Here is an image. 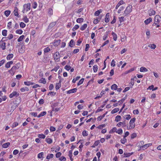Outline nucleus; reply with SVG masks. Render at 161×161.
<instances>
[{
    "label": "nucleus",
    "instance_id": "nucleus-1",
    "mask_svg": "<svg viewBox=\"0 0 161 161\" xmlns=\"http://www.w3.org/2000/svg\"><path fill=\"white\" fill-rule=\"evenodd\" d=\"M136 119L135 118H133L130 119L129 124L127 126L128 130L132 129L134 128L135 126V122Z\"/></svg>",
    "mask_w": 161,
    "mask_h": 161
},
{
    "label": "nucleus",
    "instance_id": "nucleus-2",
    "mask_svg": "<svg viewBox=\"0 0 161 161\" xmlns=\"http://www.w3.org/2000/svg\"><path fill=\"white\" fill-rule=\"evenodd\" d=\"M132 6H127L124 11L123 15L125 16L129 14L132 11Z\"/></svg>",
    "mask_w": 161,
    "mask_h": 161
},
{
    "label": "nucleus",
    "instance_id": "nucleus-3",
    "mask_svg": "<svg viewBox=\"0 0 161 161\" xmlns=\"http://www.w3.org/2000/svg\"><path fill=\"white\" fill-rule=\"evenodd\" d=\"M31 5L30 3L25 4L23 5L24 9L23 11V12L24 13L30 10L31 9Z\"/></svg>",
    "mask_w": 161,
    "mask_h": 161
},
{
    "label": "nucleus",
    "instance_id": "nucleus-4",
    "mask_svg": "<svg viewBox=\"0 0 161 161\" xmlns=\"http://www.w3.org/2000/svg\"><path fill=\"white\" fill-rule=\"evenodd\" d=\"M161 21V17L160 16L158 15H156L154 18V23L153 24V26H155L158 24Z\"/></svg>",
    "mask_w": 161,
    "mask_h": 161
},
{
    "label": "nucleus",
    "instance_id": "nucleus-5",
    "mask_svg": "<svg viewBox=\"0 0 161 161\" xmlns=\"http://www.w3.org/2000/svg\"><path fill=\"white\" fill-rule=\"evenodd\" d=\"M19 95V94L16 92H14L12 93H11L9 95V97L10 98H13L14 97H17Z\"/></svg>",
    "mask_w": 161,
    "mask_h": 161
},
{
    "label": "nucleus",
    "instance_id": "nucleus-6",
    "mask_svg": "<svg viewBox=\"0 0 161 161\" xmlns=\"http://www.w3.org/2000/svg\"><path fill=\"white\" fill-rule=\"evenodd\" d=\"M55 60L57 61H58L60 58V55L58 53H56L54 56Z\"/></svg>",
    "mask_w": 161,
    "mask_h": 161
},
{
    "label": "nucleus",
    "instance_id": "nucleus-7",
    "mask_svg": "<svg viewBox=\"0 0 161 161\" xmlns=\"http://www.w3.org/2000/svg\"><path fill=\"white\" fill-rule=\"evenodd\" d=\"M19 68V66H18V64H16L15 66H14L11 69V71L13 70V71L15 72L16 70L18 69Z\"/></svg>",
    "mask_w": 161,
    "mask_h": 161
},
{
    "label": "nucleus",
    "instance_id": "nucleus-8",
    "mask_svg": "<svg viewBox=\"0 0 161 161\" xmlns=\"http://www.w3.org/2000/svg\"><path fill=\"white\" fill-rule=\"evenodd\" d=\"M77 89L76 88H73L68 91L67 92V93L70 94L73 93H75L77 91Z\"/></svg>",
    "mask_w": 161,
    "mask_h": 161
},
{
    "label": "nucleus",
    "instance_id": "nucleus-9",
    "mask_svg": "<svg viewBox=\"0 0 161 161\" xmlns=\"http://www.w3.org/2000/svg\"><path fill=\"white\" fill-rule=\"evenodd\" d=\"M60 42L61 40L59 39L58 40H55L53 44L54 46H57L59 45Z\"/></svg>",
    "mask_w": 161,
    "mask_h": 161
},
{
    "label": "nucleus",
    "instance_id": "nucleus-10",
    "mask_svg": "<svg viewBox=\"0 0 161 161\" xmlns=\"http://www.w3.org/2000/svg\"><path fill=\"white\" fill-rule=\"evenodd\" d=\"M124 3V1L123 0H121L119 1V2L118 3L117 5L116 6L115 9H118L119 7V6L123 4Z\"/></svg>",
    "mask_w": 161,
    "mask_h": 161
},
{
    "label": "nucleus",
    "instance_id": "nucleus-11",
    "mask_svg": "<svg viewBox=\"0 0 161 161\" xmlns=\"http://www.w3.org/2000/svg\"><path fill=\"white\" fill-rule=\"evenodd\" d=\"M109 20V14L107 13L105 18V21L106 22H108Z\"/></svg>",
    "mask_w": 161,
    "mask_h": 161
},
{
    "label": "nucleus",
    "instance_id": "nucleus-12",
    "mask_svg": "<svg viewBox=\"0 0 161 161\" xmlns=\"http://www.w3.org/2000/svg\"><path fill=\"white\" fill-rule=\"evenodd\" d=\"M61 81L59 80L58 83L56 84L55 88L56 90L58 89L61 86Z\"/></svg>",
    "mask_w": 161,
    "mask_h": 161
},
{
    "label": "nucleus",
    "instance_id": "nucleus-13",
    "mask_svg": "<svg viewBox=\"0 0 161 161\" xmlns=\"http://www.w3.org/2000/svg\"><path fill=\"white\" fill-rule=\"evenodd\" d=\"M47 14L49 16H51L53 14V10L52 8H49L48 9Z\"/></svg>",
    "mask_w": 161,
    "mask_h": 161
},
{
    "label": "nucleus",
    "instance_id": "nucleus-14",
    "mask_svg": "<svg viewBox=\"0 0 161 161\" xmlns=\"http://www.w3.org/2000/svg\"><path fill=\"white\" fill-rule=\"evenodd\" d=\"M68 156L70 158V159L71 161L73 160V158H72V150H69V152Z\"/></svg>",
    "mask_w": 161,
    "mask_h": 161
},
{
    "label": "nucleus",
    "instance_id": "nucleus-15",
    "mask_svg": "<svg viewBox=\"0 0 161 161\" xmlns=\"http://www.w3.org/2000/svg\"><path fill=\"white\" fill-rule=\"evenodd\" d=\"M152 145V143L147 144H146L143 145V146H142L141 147V148H143H143H144L145 149H146L147 147H149L151 146Z\"/></svg>",
    "mask_w": 161,
    "mask_h": 161
},
{
    "label": "nucleus",
    "instance_id": "nucleus-16",
    "mask_svg": "<svg viewBox=\"0 0 161 161\" xmlns=\"http://www.w3.org/2000/svg\"><path fill=\"white\" fill-rule=\"evenodd\" d=\"M125 7H124L123 6H121L118 9V10L117 12L119 14H120L122 12V11H123L124 9H125Z\"/></svg>",
    "mask_w": 161,
    "mask_h": 161
},
{
    "label": "nucleus",
    "instance_id": "nucleus-17",
    "mask_svg": "<svg viewBox=\"0 0 161 161\" xmlns=\"http://www.w3.org/2000/svg\"><path fill=\"white\" fill-rule=\"evenodd\" d=\"M152 21V18L150 17L144 21V22L146 24H148Z\"/></svg>",
    "mask_w": 161,
    "mask_h": 161
},
{
    "label": "nucleus",
    "instance_id": "nucleus-18",
    "mask_svg": "<svg viewBox=\"0 0 161 161\" xmlns=\"http://www.w3.org/2000/svg\"><path fill=\"white\" fill-rule=\"evenodd\" d=\"M6 43L5 42H3L0 44V47L2 48L3 50H4L6 48Z\"/></svg>",
    "mask_w": 161,
    "mask_h": 161
},
{
    "label": "nucleus",
    "instance_id": "nucleus-19",
    "mask_svg": "<svg viewBox=\"0 0 161 161\" xmlns=\"http://www.w3.org/2000/svg\"><path fill=\"white\" fill-rule=\"evenodd\" d=\"M14 15L16 16H18L19 14L18 11V8H15L13 12Z\"/></svg>",
    "mask_w": 161,
    "mask_h": 161
},
{
    "label": "nucleus",
    "instance_id": "nucleus-20",
    "mask_svg": "<svg viewBox=\"0 0 161 161\" xmlns=\"http://www.w3.org/2000/svg\"><path fill=\"white\" fill-rule=\"evenodd\" d=\"M10 145V143L9 142H7L3 144L2 145V147L4 148H6L8 147V146Z\"/></svg>",
    "mask_w": 161,
    "mask_h": 161
},
{
    "label": "nucleus",
    "instance_id": "nucleus-21",
    "mask_svg": "<svg viewBox=\"0 0 161 161\" xmlns=\"http://www.w3.org/2000/svg\"><path fill=\"white\" fill-rule=\"evenodd\" d=\"M119 110V108H116L114 109L111 112L112 114H114L117 113Z\"/></svg>",
    "mask_w": 161,
    "mask_h": 161
},
{
    "label": "nucleus",
    "instance_id": "nucleus-22",
    "mask_svg": "<svg viewBox=\"0 0 161 161\" xmlns=\"http://www.w3.org/2000/svg\"><path fill=\"white\" fill-rule=\"evenodd\" d=\"M75 42L73 40H71L69 42V46L71 47H73L75 45Z\"/></svg>",
    "mask_w": 161,
    "mask_h": 161
},
{
    "label": "nucleus",
    "instance_id": "nucleus-23",
    "mask_svg": "<svg viewBox=\"0 0 161 161\" xmlns=\"http://www.w3.org/2000/svg\"><path fill=\"white\" fill-rule=\"evenodd\" d=\"M39 82L44 84H45L46 83L45 79L43 78H42L39 80Z\"/></svg>",
    "mask_w": 161,
    "mask_h": 161
},
{
    "label": "nucleus",
    "instance_id": "nucleus-24",
    "mask_svg": "<svg viewBox=\"0 0 161 161\" xmlns=\"http://www.w3.org/2000/svg\"><path fill=\"white\" fill-rule=\"evenodd\" d=\"M24 84L27 86H29L30 85H32L34 84V83L33 82H32L30 81H25L24 82Z\"/></svg>",
    "mask_w": 161,
    "mask_h": 161
},
{
    "label": "nucleus",
    "instance_id": "nucleus-25",
    "mask_svg": "<svg viewBox=\"0 0 161 161\" xmlns=\"http://www.w3.org/2000/svg\"><path fill=\"white\" fill-rule=\"evenodd\" d=\"M148 71V70L145 67H142L140 69V71L141 72H147Z\"/></svg>",
    "mask_w": 161,
    "mask_h": 161
},
{
    "label": "nucleus",
    "instance_id": "nucleus-26",
    "mask_svg": "<svg viewBox=\"0 0 161 161\" xmlns=\"http://www.w3.org/2000/svg\"><path fill=\"white\" fill-rule=\"evenodd\" d=\"M47 114V113L45 111H43L41 112L40 114H39L38 116L37 117L38 118H40L41 117L43 116L46 114Z\"/></svg>",
    "mask_w": 161,
    "mask_h": 161
},
{
    "label": "nucleus",
    "instance_id": "nucleus-27",
    "mask_svg": "<svg viewBox=\"0 0 161 161\" xmlns=\"http://www.w3.org/2000/svg\"><path fill=\"white\" fill-rule=\"evenodd\" d=\"M20 90L22 92H24L26 91H28L29 89L27 87H25L21 88Z\"/></svg>",
    "mask_w": 161,
    "mask_h": 161
},
{
    "label": "nucleus",
    "instance_id": "nucleus-28",
    "mask_svg": "<svg viewBox=\"0 0 161 161\" xmlns=\"http://www.w3.org/2000/svg\"><path fill=\"white\" fill-rule=\"evenodd\" d=\"M112 35L113 36L114 40L115 41H116L117 38V35L114 32H112Z\"/></svg>",
    "mask_w": 161,
    "mask_h": 161
},
{
    "label": "nucleus",
    "instance_id": "nucleus-29",
    "mask_svg": "<svg viewBox=\"0 0 161 161\" xmlns=\"http://www.w3.org/2000/svg\"><path fill=\"white\" fill-rule=\"evenodd\" d=\"M117 129L115 127H114L111 129L109 133H110L112 134L114 132H116V133Z\"/></svg>",
    "mask_w": 161,
    "mask_h": 161
},
{
    "label": "nucleus",
    "instance_id": "nucleus-30",
    "mask_svg": "<svg viewBox=\"0 0 161 161\" xmlns=\"http://www.w3.org/2000/svg\"><path fill=\"white\" fill-rule=\"evenodd\" d=\"M121 119V117L120 115H117L115 117V121L118 122L120 121Z\"/></svg>",
    "mask_w": 161,
    "mask_h": 161
},
{
    "label": "nucleus",
    "instance_id": "nucleus-31",
    "mask_svg": "<svg viewBox=\"0 0 161 161\" xmlns=\"http://www.w3.org/2000/svg\"><path fill=\"white\" fill-rule=\"evenodd\" d=\"M87 24H84L80 28V29L81 31H83L85 30V29L87 27Z\"/></svg>",
    "mask_w": 161,
    "mask_h": 161
},
{
    "label": "nucleus",
    "instance_id": "nucleus-32",
    "mask_svg": "<svg viewBox=\"0 0 161 161\" xmlns=\"http://www.w3.org/2000/svg\"><path fill=\"white\" fill-rule=\"evenodd\" d=\"M125 19L124 16H121L119 18V20L120 23H122L125 20Z\"/></svg>",
    "mask_w": 161,
    "mask_h": 161
},
{
    "label": "nucleus",
    "instance_id": "nucleus-33",
    "mask_svg": "<svg viewBox=\"0 0 161 161\" xmlns=\"http://www.w3.org/2000/svg\"><path fill=\"white\" fill-rule=\"evenodd\" d=\"M102 12V10L100 9L96 11L94 13V15L96 16H98Z\"/></svg>",
    "mask_w": 161,
    "mask_h": 161
},
{
    "label": "nucleus",
    "instance_id": "nucleus-34",
    "mask_svg": "<svg viewBox=\"0 0 161 161\" xmlns=\"http://www.w3.org/2000/svg\"><path fill=\"white\" fill-rule=\"evenodd\" d=\"M133 153H124V157H128L130 156Z\"/></svg>",
    "mask_w": 161,
    "mask_h": 161
},
{
    "label": "nucleus",
    "instance_id": "nucleus-35",
    "mask_svg": "<svg viewBox=\"0 0 161 161\" xmlns=\"http://www.w3.org/2000/svg\"><path fill=\"white\" fill-rule=\"evenodd\" d=\"M155 14V11L153 10H150L149 11V15L150 16H151L152 15H154Z\"/></svg>",
    "mask_w": 161,
    "mask_h": 161
},
{
    "label": "nucleus",
    "instance_id": "nucleus-36",
    "mask_svg": "<svg viewBox=\"0 0 161 161\" xmlns=\"http://www.w3.org/2000/svg\"><path fill=\"white\" fill-rule=\"evenodd\" d=\"M13 57V54H9L7 57V60H10Z\"/></svg>",
    "mask_w": 161,
    "mask_h": 161
},
{
    "label": "nucleus",
    "instance_id": "nucleus-37",
    "mask_svg": "<svg viewBox=\"0 0 161 161\" xmlns=\"http://www.w3.org/2000/svg\"><path fill=\"white\" fill-rule=\"evenodd\" d=\"M84 19L82 18H78L76 20V22L78 23H80L83 22Z\"/></svg>",
    "mask_w": 161,
    "mask_h": 161
},
{
    "label": "nucleus",
    "instance_id": "nucleus-38",
    "mask_svg": "<svg viewBox=\"0 0 161 161\" xmlns=\"http://www.w3.org/2000/svg\"><path fill=\"white\" fill-rule=\"evenodd\" d=\"M56 22H52L50 24V25H49V27H50V28H52L54 26L56 25Z\"/></svg>",
    "mask_w": 161,
    "mask_h": 161
},
{
    "label": "nucleus",
    "instance_id": "nucleus-39",
    "mask_svg": "<svg viewBox=\"0 0 161 161\" xmlns=\"http://www.w3.org/2000/svg\"><path fill=\"white\" fill-rule=\"evenodd\" d=\"M46 142L49 144H51L53 142L52 140L50 138H46Z\"/></svg>",
    "mask_w": 161,
    "mask_h": 161
},
{
    "label": "nucleus",
    "instance_id": "nucleus-40",
    "mask_svg": "<svg viewBox=\"0 0 161 161\" xmlns=\"http://www.w3.org/2000/svg\"><path fill=\"white\" fill-rule=\"evenodd\" d=\"M117 86L115 84H113L111 86L112 90H116L117 89Z\"/></svg>",
    "mask_w": 161,
    "mask_h": 161
},
{
    "label": "nucleus",
    "instance_id": "nucleus-41",
    "mask_svg": "<svg viewBox=\"0 0 161 161\" xmlns=\"http://www.w3.org/2000/svg\"><path fill=\"white\" fill-rule=\"evenodd\" d=\"M93 70L94 72H96L98 69L97 66V65H95L93 67Z\"/></svg>",
    "mask_w": 161,
    "mask_h": 161
},
{
    "label": "nucleus",
    "instance_id": "nucleus-42",
    "mask_svg": "<svg viewBox=\"0 0 161 161\" xmlns=\"http://www.w3.org/2000/svg\"><path fill=\"white\" fill-rule=\"evenodd\" d=\"M24 37L25 36L23 35L20 36L17 40L18 42L21 41L24 39Z\"/></svg>",
    "mask_w": 161,
    "mask_h": 161
},
{
    "label": "nucleus",
    "instance_id": "nucleus-43",
    "mask_svg": "<svg viewBox=\"0 0 161 161\" xmlns=\"http://www.w3.org/2000/svg\"><path fill=\"white\" fill-rule=\"evenodd\" d=\"M23 20L25 23H27L29 22L28 19L26 16H25L23 18Z\"/></svg>",
    "mask_w": 161,
    "mask_h": 161
},
{
    "label": "nucleus",
    "instance_id": "nucleus-44",
    "mask_svg": "<svg viewBox=\"0 0 161 161\" xmlns=\"http://www.w3.org/2000/svg\"><path fill=\"white\" fill-rule=\"evenodd\" d=\"M11 12L9 10H6L4 12V14L7 16L8 17L10 14Z\"/></svg>",
    "mask_w": 161,
    "mask_h": 161
},
{
    "label": "nucleus",
    "instance_id": "nucleus-45",
    "mask_svg": "<svg viewBox=\"0 0 161 161\" xmlns=\"http://www.w3.org/2000/svg\"><path fill=\"white\" fill-rule=\"evenodd\" d=\"M148 46L150 47L152 49H154L156 47V46L154 44H149Z\"/></svg>",
    "mask_w": 161,
    "mask_h": 161
},
{
    "label": "nucleus",
    "instance_id": "nucleus-46",
    "mask_svg": "<svg viewBox=\"0 0 161 161\" xmlns=\"http://www.w3.org/2000/svg\"><path fill=\"white\" fill-rule=\"evenodd\" d=\"M53 157V154H49L47 156L46 158L49 159L50 158H52Z\"/></svg>",
    "mask_w": 161,
    "mask_h": 161
},
{
    "label": "nucleus",
    "instance_id": "nucleus-47",
    "mask_svg": "<svg viewBox=\"0 0 161 161\" xmlns=\"http://www.w3.org/2000/svg\"><path fill=\"white\" fill-rule=\"evenodd\" d=\"M19 25L20 27L24 28L25 27L26 25L24 23L21 22L19 24Z\"/></svg>",
    "mask_w": 161,
    "mask_h": 161
},
{
    "label": "nucleus",
    "instance_id": "nucleus-48",
    "mask_svg": "<svg viewBox=\"0 0 161 161\" xmlns=\"http://www.w3.org/2000/svg\"><path fill=\"white\" fill-rule=\"evenodd\" d=\"M116 133L119 134L121 135L123 133V130L121 129H119L117 130Z\"/></svg>",
    "mask_w": 161,
    "mask_h": 161
},
{
    "label": "nucleus",
    "instance_id": "nucleus-49",
    "mask_svg": "<svg viewBox=\"0 0 161 161\" xmlns=\"http://www.w3.org/2000/svg\"><path fill=\"white\" fill-rule=\"evenodd\" d=\"M45 136L42 134H40L38 135V137L40 138L44 139L45 138Z\"/></svg>",
    "mask_w": 161,
    "mask_h": 161
},
{
    "label": "nucleus",
    "instance_id": "nucleus-50",
    "mask_svg": "<svg viewBox=\"0 0 161 161\" xmlns=\"http://www.w3.org/2000/svg\"><path fill=\"white\" fill-rule=\"evenodd\" d=\"M126 141L127 140L125 137H124L121 140V142L122 144H125Z\"/></svg>",
    "mask_w": 161,
    "mask_h": 161
},
{
    "label": "nucleus",
    "instance_id": "nucleus-51",
    "mask_svg": "<svg viewBox=\"0 0 161 161\" xmlns=\"http://www.w3.org/2000/svg\"><path fill=\"white\" fill-rule=\"evenodd\" d=\"M15 32H16V33L17 34H22V33L23 32V31L21 29L17 30Z\"/></svg>",
    "mask_w": 161,
    "mask_h": 161
},
{
    "label": "nucleus",
    "instance_id": "nucleus-52",
    "mask_svg": "<svg viewBox=\"0 0 161 161\" xmlns=\"http://www.w3.org/2000/svg\"><path fill=\"white\" fill-rule=\"evenodd\" d=\"M2 35L4 36H6L7 34V31L4 30L2 31Z\"/></svg>",
    "mask_w": 161,
    "mask_h": 161
},
{
    "label": "nucleus",
    "instance_id": "nucleus-53",
    "mask_svg": "<svg viewBox=\"0 0 161 161\" xmlns=\"http://www.w3.org/2000/svg\"><path fill=\"white\" fill-rule=\"evenodd\" d=\"M32 6L33 8L35 9L37 7V4L36 2H34L32 4Z\"/></svg>",
    "mask_w": 161,
    "mask_h": 161
},
{
    "label": "nucleus",
    "instance_id": "nucleus-54",
    "mask_svg": "<svg viewBox=\"0 0 161 161\" xmlns=\"http://www.w3.org/2000/svg\"><path fill=\"white\" fill-rule=\"evenodd\" d=\"M79 25H75L73 28L72 29V30L73 31H75V30L79 28Z\"/></svg>",
    "mask_w": 161,
    "mask_h": 161
},
{
    "label": "nucleus",
    "instance_id": "nucleus-55",
    "mask_svg": "<svg viewBox=\"0 0 161 161\" xmlns=\"http://www.w3.org/2000/svg\"><path fill=\"white\" fill-rule=\"evenodd\" d=\"M43 152H41L40 153H39L38 154V158H41L42 157V155H43Z\"/></svg>",
    "mask_w": 161,
    "mask_h": 161
},
{
    "label": "nucleus",
    "instance_id": "nucleus-56",
    "mask_svg": "<svg viewBox=\"0 0 161 161\" xmlns=\"http://www.w3.org/2000/svg\"><path fill=\"white\" fill-rule=\"evenodd\" d=\"M84 79L83 78H82V79H81L80 80L79 82L78 83V85H80L82 84V83H83V82L84 81Z\"/></svg>",
    "mask_w": 161,
    "mask_h": 161
},
{
    "label": "nucleus",
    "instance_id": "nucleus-57",
    "mask_svg": "<svg viewBox=\"0 0 161 161\" xmlns=\"http://www.w3.org/2000/svg\"><path fill=\"white\" fill-rule=\"evenodd\" d=\"M59 160L61 161H65L66 158L64 156H62L59 158Z\"/></svg>",
    "mask_w": 161,
    "mask_h": 161
},
{
    "label": "nucleus",
    "instance_id": "nucleus-58",
    "mask_svg": "<svg viewBox=\"0 0 161 161\" xmlns=\"http://www.w3.org/2000/svg\"><path fill=\"white\" fill-rule=\"evenodd\" d=\"M18 125V123L17 122H14L13 124H12V127L13 128H14L16 126H17Z\"/></svg>",
    "mask_w": 161,
    "mask_h": 161
},
{
    "label": "nucleus",
    "instance_id": "nucleus-59",
    "mask_svg": "<svg viewBox=\"0 0 161 161\" xmlns=\"http://www.w3.org/2000/svg\"><path fill=\"white\" fill-rule=\"evenodd\" d=\"M71 67L69 65H66L65 66L64 68L68 71L71 68Z\"/></svg>",
    "mask_w": 161,
    "mask_h": 161
},
{
    "label": "nucleus",
    "instance_id": "nucleus-60",
    "mask_svg": "<svg viewBox=\"0 0 161 161\" xmlns=\"http://www.w3.org/2000/svg\"><path fill=\"white\" fill-rule=\"evenodd\" d=\"M44 51L45 53H47L50 51V49L49 47H47L44 49Z\"/></svg>",
    "mask_w": 161,
    "mask_h": 161
},
{
    "label": "nucleus",
    "instance_id": "nucleus-61",
    "mask_svg": "<svg viewBox=\"0 0 161 161\" xmlns=\"http://www.w3.org/2000/svg\"><path fill=\"white\" fill-rule=\"evenodd\" d=\"M125 119L127 120H129L131 118L130 114L126 115H125Z\"/></svg>",
    "mask_w": 161,
    "mask_h": 161
},
{
    "label": "nucleus",
    "instance_id": "nucleus-62",
    "mask_svg": "<svg viewBox=\"0 0 161 161\" xmlns=\"http://www.w3.org/2000/svg\"><path fill=\"white\" fill-rule=\"evenodd\" d=\"M62 155V153L60 152L57 153L56 155V157L57 158H58L60 157Z\"/></svg>",
    "mask_w": 161,
    "mask_h": 161
},
{
    "label": "nucleus",
    "instance_id": "nucleus-63",
    "mask_svg": "<svg viewBox=\"0 0 161 161\" xmlns=\"http://www.w3.org/2000/svg\"><path fill=\"white\" fill-rule=\"evenodd\" d=\"M13 36L12 34H10L9 35L7 38L9 40L12 39L13 38Z\"/></svg>",
    "mask_w": 161,
    "mask_h": 161
},
{
    "label": "nucleus",
    "instance_id": "nucleus-64",
    "mask_svg": "<svg viewBox=\"0 0 161 161\" xmlns=\"http://www.w3.org/2000/svg\"><path fill=\"white\" fill-rule=\"evenodd\" d=\"M82 135L83 136H86L88 135V134L86 133V130H84L82 133Z\"/></svg>",
    "mask_w": 161,
    "mask_h": 161
}]
</instances>
